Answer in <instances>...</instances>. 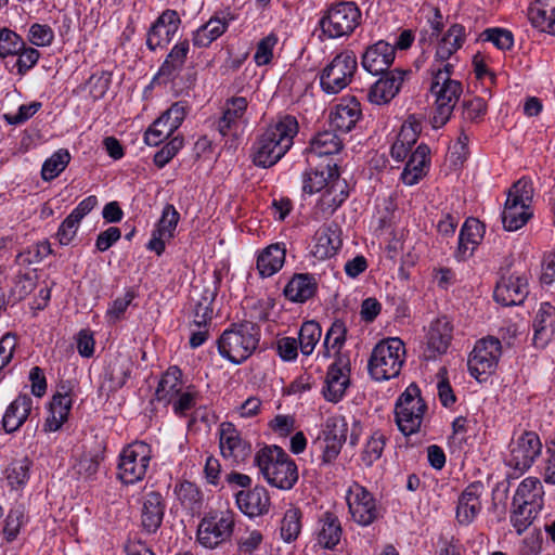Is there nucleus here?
I'll list each match as a JSON object with an SVG mask.
<instances>
[{
	"mask_svg": "<svg viewBox=\"0 0 555 555\" xmlns=\"http://www.w3.org/2000/svg\"><path fill=\"white\" fill-rule=\"evenodd\" d=\"M297 133L298 122L294 116L279 117L267 127L255 143L254 164L263 168L276 164L293 146Z\"/></svg>",
	"mask_w": 555,
	"mask_h": 555,
	"instance_id": "f257e3e1",
	"label": "nucleus"
},
{
	"mask_svg": "<svg viewBox=\"0 0 555 555\" xmlns=\"http://www.w3.org/2000/svg\"><path fill=\"white\" fill-rule=\"evenodd\" d=\"M454 69L451 65L443 67H430V93L435 98V107L431 116V125L435 129L443 127L454 111L463 93V85L452 78Z\"/></svg>",
	"mask_w": 555,
	"mask_h": 555,
	"instance_id": "f03ea898",
	"label": "nucleus"
},
{
	"mask_svg": "<svg viewBox=\"0 0 555 555\" xmlns=\"http://www.w3.org/2000/svg\"><path fill=\"white\" fill-rule=\"evenodd\" d=\"M263 478L273 487L289 490L298 480L295 462L278 446L264 447L254 459Z\"/></svg>",
	"mask_w": 555,
	"mask_h": 555,
	"instance_id": "7ed1b4c3",
	"label": "nucleus"
},
{
	"mask_svg": "<svg viewBox=\"0 0 555 555\" xmlns=\"http://www.w3.org/2000/svg\"><path fill=\"white\" fill-rule=\"evenodd\" d=\"M259 340V326L251 322H242L222 333L218 339V350L223 358L240 364L255 352Z\"/></svg>",
	"mask_w": 555,
	"mask_h": 555,
	"instance_id": "20e7f679",
	"label": "nucleus"
},
{
	"mask_svg": "<svg viewBox=\"0 0 555 555\" xmlns=\"http://www.w3.org/2000/svg\"><path fill=\"white\" fill-rule=\"evenodd\" d=\"M405 358L403 341L398 337L380 340L372 350L367 369L377 382L388 380L400 374Z\"/></svg>",
	"mask_w": 555,
	"mask_h": 555,
	"instance_id": "39448f33",
	"label": "nucleus"
},
{
	"mask_svg": "<svg viewBox=\"0 0 555 555\" xmlns=\"http://www.w3.org/2000/svg\"><path fill=\"white\" fill-rule=\"evenodd\" d=\"M533 193L532 182L526 178L516 181L508 190L502 212V223L506 231H517L532 217Z\"/></svg>",
	"mask_w": 555,
	"mask_h": 555,
	"instance_id": "423d86ee",
	"label": "nucleus"
},
{
	"mask_svg": "<svg viewBox=\"0 0 555 555\" xmlns=\"http://www.w3.org/2000/svg\"><path fill=\"white\" fill-rule=\"evenodd\" d=\"M427 405L422 398L421 389L410 384L399 396L395 404V421L399 430L410 436L421 429Z\"/></svg>",
	"mask_w": 555,
	"mask_h": 555,
	"instance_id": "0eeeda50",
	"label": "nucleus"
},
{
	"mask_svg": "<svg viewBox=\"0 0 555 555\" xmlns=\"http://www.w3.org/2000/svg\"><path fill=\"white\" fill-rule=\"evenodd\" d=\"M361 11L354 2H338L328 8L320 20V27L327 38L336 39L351 35L359 26Z\"/></svg>",
	"mask_w": 555,
	"mask_h": 555,
	"instance_id": "6e6552de",
	"label": "nucleus"
},
{
	"mask_svg": "<svg viewBox=\"0 0 555 555\" xmlns=\"http://www.w3.org/2000/svg\"><path fill=\"white\" fill-rule=\"evenodd\" d=\"M151 460L152 450L147 443L134 441L128 444L119 455V479L126 485L141 481L147 474Z\"/></svg>",
	"mask_w": 555,
	"mask_h": 555,
	"instance_id": "1a4fd4ad",
	"label": "nucleus"
},
{
	"mask_svg": "<svg viewBox=\"0 0 555 555\" xmlns=\"http://www.w3.org/2000/svg\"><path fill=\"white\" fill-rule=\"evenodd\" d=\"M358 68L357 56L352 51L338 53L327 64L320 76L322 90L327 94H337L351 81Z\"/></svg>",
	"mask_w": 555,
	"mask_h": 555,
	"instance_id": "9d476101",
	"label": "nucleus"
},
{
	"mask_svg": "<svg viewBox=\"0 0 555 555\" xmlns=\"http://www.w3.org/2000/svg\"><path fill=\"white\" fill-rule=\"evenodd\" d=\"M350 516L362 527L372 525L380 516V508L373 496L363 486L352 483L346 495Z\"/></svg>",
	"mask_w": 555,
	"mask_h": 555,
	"instance_id": "9b49d317",
	"label": "nucleus"
},
{
	"mask_svg": "<svg viewBox=\"0 0 555 555\" xmlns=\"http://www.w3.org/2000/svg\"><path fill=\"white\" fill-rule=\"evenodd\" d=\"M234 519L230 513L205 516L197 528V541L206 548H215L232 535Z\"/></svg>",
	"mask_w": 555,
	"mask_h": 555,
	"instance_id": "f8f14e48",
	"label": "nucleus"
},
{
	"mask_svg": "<svg viewBox=\"0 0 555 555\" xmlns=\"http://www.w3.org/2000/svg\"><path fill=\"white\" fill-rule=\"evenodd\" d=\"M541 449L542 443L539 436L533 431H524L512 439L505 463L515 470L524 473L531 467Z\"/></svg>",
	"mask_w": 555,
	"mask_h": 555,
	"instance_id": "ddd939ff",
	"label": "nucleus"
},
{
	"mask_svg": "<svg viewBox=\"0 0 555 555\" xmlns=\"http://www.w3.org/2000/svg\"><path fill=\"white\" fill-rule=\"evenodd\" d=\"M501 356V343L494 337L479 340L468 359L470 374L481 380L494 372Z\"/></svg>",
	"mask_w": 555,
	"mask_h": 555,
	"instance_id": "4468645a",
	"label": "nucleus"
},
{
	"mask_svg": "<svg viewBox=\"0 0 555 555\" xmlns=\"http://www.w3.org/2000/svg\"><path fill=\"white\" fill-rule=\"evenodd\" d=\"M350 382V359L347 353L338 352L335 361L330 365L325 387L323 389L324 397L327 401L338 402Z\"/></svg>",
	"mask_w": 555,
	"mask_h": 555,
	"instance_id": "2eb2a0df",
	"label": "nucleus"
},
{
	"mask_svg": "<svg viewBox=\"0 0 555 555\" xmlns=\"http://www.w3.org/2000/svg\"><path fill=\"white\" fill-rule=\"evenodd\" d=\"M409 74V70L398 68L382 74L383 76L369 88L367 101L375 105L389 103L399 93Z\"/></svg>",
	"mask_w": 555,
	"mask_h": 555,
	"instance_id": "dca6fc26",
	"label": "nucleus"
},
{
	"mask_svg": "<svg viewBox=\"0 0 555 555\" xmlns=\"http://www.w3.org/2000/svg\"><path fill=\"white\" fill-rule=\"evenodd\" d=\"M248 101L244 96L227 100L222 116L217 121V130L222 137L236 139L245 124Z\"/></svg>",
	"mask_w": 555,
	"mask_h": 555,
	"instance_id": "f3484780",
	"label": "nucleus"
},
{
	"mask_svg": "<svg viewBox=\"0 0 555 555\" xmlns=\"http://www.w3.org/2000/svg\"><path fill=\"white\" fill-rule=\"evenodd\" d=\"M464 41V27L460 24L452 25L439 41L430 67L437 68L443 67V65H451L452 69H454L457 62L455 53L462 48Z\"/></svg>",
	"mask_w": 555,
	"mask_h": 555,
	"instance_id": "a211bd4d",
	"label": "nucleus"
},
{
	"mask_svg": "<svg viewBox=\"0 0 555 555\" xmlns=\"http://www.w3.org/2000/svg\"><path fill=\"white\" fill-rule=\"evenodd\" d=\"M180 23L181 20L176 11H164L147 33L146 46L149 49L155 51L157 48L167 46L176 36Z\"/></svg>",
	"mask_w": 555,
	"mask_h": 555,
	"instance_id": "6ab92c4d",
	"label": "nucleus"
},
{
	"mask_svg": "<svg viewBox=\"0 0 555 555\" xmlns=\"http://www.w3.org/2000/svg\"><path fill=\"white\" fill-rule=\"evenodd\" d=\"M395 47L384 40L369 46L361 56L362 67L372 75L385 74L395 61Z\"/></svg>",
	"mask_w": 555,
	"mask_h": 555,
	"instance_id": "aec40b11",
	"label": "nucleus"
},
{
	"mask_svg": "<svg viewBox=\"0 0 555 555\" xmlns=\"http://www.w3.org/2000/svg\"><path fill=\"white\" fill-rule=\"evenodd\" d=\"M452 324L447 317L434 320L427 332L426 359H436L447 352L452 339Z\"/></svg>",
	"mask_w": 555,
	"mask_h": 555,
	"instance_id": "412c9836",
	"label": "nucleus"
},
{
	"mask_svg": "<svg viewBox=\"0 0 555 555\" xmlns=\"http://www.w3.org/2000/svg\"><path fill=\"white\" fill-rule=\"evenodd\" d=\"M220 451L224 459L238 464L246 460L251 449L231 423H223L220 428Z\"/></svg>",
	"mask_w": 555,
	"mask_h": 555,
	"instance_id": "4be33fe9",
	"label": "nucleus"
},
{
	"mask_svg": "<svg viewBox=\"0 0 555 555\" xmlns=\"http://www.w3.org/2000/svg\"><path fill=\"white\" fill-rule=\"evenodd\" d=\"M179 219L180 215L176 208L172 205H166L156 229L152 233L147 248L155 251L157 255H162L165 250L166 242L175 236Z\"/></svg>",
	"mask_w": 555,
	"mask_h": 555,
	"instance_id": "5701e85b",
	"label": "nucleus"
},
{
	"mask_svg": "<svg viewBox=\"0 0 555 555\" xmlns=\"http://www.w3.org/2000/svg\"><path fill=\"white\" fill-rule=\"evenodd\" d=\"M528 283L525 278L503 276L496 283L494 289V299L506 307L516 306L524 302L528 295Z\"/></svg>",
	"mask_w": 555,
	"mask_h": 555,
	"instance_id": "b1692460",
	"label": "nucleus"
},
{
	"mask_svg": "<svg viewBox=\"0 0 555 555\" xmlns=\"http://www.w3.org/2000/svg\"><path fill=\"white\" fill-rule=\"evenodd\" d=\"M237 507L248 517L267 514L270 507V496L264 487L241 490L235 494Z\"/></svg>",
	"mask_w": 555,
	"mask_h": 555,
	"instance_id": "393cba45",
	"label": "nucleus"
},
{
	"mask_svg": "<svg viewBox=\"0 0 555 555\" xmlns=\"http://www.w3.org/2000/svg\"><path fill=\"white\" fill-rule=\"evenodd\" d=\"M483 492L481 482H473L465 488L459 498L456 517L460 524L469 525L481 509L480 496Z\"/></svg>",
	"mask_w": 555,
	"mask_h": 555,
	"instance_id": "a878e982",
	"label": "nucleus"
},
{
	"mask_svg": "<svg viewBox=\"0 0 555 555\" xmlns=\"http://www.w3.org/2000/svg\"><path fill=\"white\" fill-rule=\"evenodd\" d=\"M165 503L160 493L152 491L144 495L141 509V526L147 533H155L164 518Z\"/></svg>",
	"mask_w": 555,
	"mask_h": 555,
	"instance_id": "bb28decb",
	"label": "nucleus"
},
{
	"mask_svg": "<svg viewBox=\"0 0 555 555\" xmlns=\"http://www.w3.org/2000/svg\"><path fill=\"white\" fill-rule=\"evenodd\" d=\"M531 25L555 36V0H535L528 9Z\"/></svg>",
	"mask_w": 555,
	"mask_h": 555,
	"instance_id": "cd10ccee",
	"label": "nucleus"
},
{
	"mask_svg": "<svg viewBox=\"0 0 555 555\" xmlns=\"http://www.w3.org/2000/svg\"><path fill=\"white\" fill-rule=\"evenodd\" d=\"M33 409V399L28 395H20L7 408L2 417V426L7 433L16 431L28 418Z\"/></svg>",
	"mask_w": 555,
	"mask_h": 555,
	"instance_id": "c85d7f7f",
	"label": "nucleus"
},
{
	"mask_svg": "<svg viewBox=\"0 0 555 555\" xmlns=\"http://www.w3.org/2000/svg\"><path fill=\"white\" fill-rule=\"evenodd\" d=\"M429 147L421 144L411 154L401 173V180L404 184L414 185L426 175L429 166Z\"/></svg>",
	"mask_w": 555,
	"mask_h": 555,
	"instance_id": "c756f323",
	"label": "nucleus"
},
{
	"mask_svg": "<svg viewBox=\"0 0 555 555\" xmlns=\"http://www.w3.org/2000/svg\"><path fill=\"white\" fill-rule=\"evenodd\" d=\"M233 16L230 14L212 16L210 20L193 33L192 42L197 48H206L212 41L222 36L229 27Z\"/></svg>",
	"mask_w": 555,
	"mask_h": 555,
	"instance_id": "7c9ffc66",
	"label": "nucleus"
},
{
	"mask_svg": "<svg viewBox=\"0 0 555 555\" xmlns=\"http://www.w3.org/2000/svg\"><path fill=\"white\" fill-rule=\"evenodd\" d=\"M555 324V308L548 302L541 304L533 320V343L544 347L553 335Z\"/></svg>",
	"mask_w": 555,
	"mask_h": 555,
	"instance_id": "2f4dec72",
	"label": "nucleus"
},
{
	"mask_svg": "<svg viewBox=\"0 0 555 555\" xmlns=\"http://www.w3.org/2000/svg\"><path fill=\"white\" fill-rule=\"evenodd\" d=\"M72 408V399L69 397V389L64 385L52 398L50 404V417L47 418L46 429L49 431H56L63 423L67 420Z\"/></svg>",
	"mask_w": 555,
	"mask_h": 555,
	"instance_id": "473e14b6",
	"label": "nucleus"
},
{
	"mask_svg": "<svg viewBox=\"0 0 555 555\" xmlns=\"http://www.w3.org/2000/svg\"><path fill=\"white\" fill-rule=\"evenodd\" d=\"M361 116L360 104L354 100L339 103L331 113V125L341 132H349L353 129Z\"/></svg>",
	"mask_w": 555,
	"mask_h": 555,
	"instance_id": "72a5a7b5",
	"label": "nucleus"
},
{
	"mask_svg": "<svg viewBox=\"0 0 555 555\" xmlns=\"http://www.w3.org/2000/svg\"><path fill=\"white\" fill-rule=\"evenodd\" d=\"M336 179H339L336 164L327 163L324 169H311L304 173L302 191L309 195L314 194L328 188V184Z\"/></svg>",
	"mask_w": 555,
	"mask_h": 555,
	"instance_id": "f704fd0d",
	"label": "nucleus"
},
{
	"mask_svg": "<svg viewBox=\"0 0 555 555\" xmlns=\"http://www.w3.org/2000/svg\"><path fill=\"white\" fill-rule=\"evenodd\" d=\"M343 149L340 138L333 131H323L315 134L307 149L308 160L322 156L337 154Z\"/></svg>",
	"mask_w": 555,
	"mask_h": 555,
	"instance_id": "c9c22d12",
	"label": "nucleus"
},
{
	"mask_svg": "<svg viewBox=\"0 0 555 555\" xmlns=\"http://www.w3.org/2000/svg\"><path fill=\"white\" fill-rule=\"evenodd\" d=\"M317 291V282L313 275L308 273L295 274L284 288L286 298L294 302H305Z\"/></svg>",
	"mask_w": 555,
	"mask_h": 555,
	"instance_id": "e433bc0d",
	"label": "nucleus"
},
{
	"mask_svg": "<svg viewBox=\"0 0 555 555\" xmlns=\"http://www.w3.org/2000/svg\"><path fill=\"white\" fill-rule=\"evenodd\" d=\"M485 233L483 224L475 219H467L460 232L457 254L462 259L470 255L476 245L480 243Z\"/></svg>",
	"mask_w": 555,
	"mask_h": 555,
	"instance_id": "4c0bfd02",
	"label": "nucleus"
},
{
	"mask_svg": "<svg viewBox=\"0 0 555 555\" xmlns=\"http://www.w3.org/2000/svg\"><path fill=\"white\" fill-rule=\"evenodd\" d=\"M314 241L311 253L320 260L334 256L341 244L336 230L330 225L321 227L315 233Z\"/></svg>",
	"mask_w": 555,
	"mask_h": 555,
	"instance_id": "58836bf2",
	"label": "nucleus"
},
{
	"mask_svg": "<svg viewBox=\"0 0 555 555\" xmlns=\"http://www.w3.org/2000/svg\"><path fill=\"white\" fill-rule=\"evenodd\" d=\"M514 504L528 505L537 509L543 506V488L538 478L528 477L524 479L513 498Z\"/></svg>",
	"mask_w": 555,
	"mask_h": 555,
	"instance_id": "ea45409f",
	"label": "nucleus"
},
{
	"mask_svg": "<svg viewBox=\"0 0 555 555\" xmlns=\"http://www.w3.org/2000/svg\"><path fill=\"white\" fill-rule=\"evenodd\" d=\"M349 190L345 180H333L318 203V208L324 215H332L348 197Z\"/></svg>",
	"mask_w": 555,
	"mask_h": 555,
	"instance_id": "a19ab883",
	"label": "nucleus"
},
{
	"mask_svg": "<svg viewBox=\"0 0 555 555\" xmlns=\"http://www.w3.org/2000/svg\"><path fill=\"white\" fill-rule=\"evenodd\" d=\"M285 247L282 244H271L262 250L257 259V269L262 278L276 273L285 261Z\"/></svg>",
	"mask_w": 555,
	"mask_h": 555,
	"instance_id": "79ce46f5",
	"label": "nucleus"
},
{
	"mask_svg": "<svg viewBox=\"0 0 555 555\" xmlns=\"http://www.w3.org/2000/svg\"><path fill=\"white\" fill-rule=\"evenodd\" d=\"M341 533L343 530L338 517L331 512L324 513L320 519L318 543L324 548L332 550L339 543Z\"/></svg>",
	"mask_w": 555,
	"mask_h": 555,
	"instance_id": "37998d69",
	"label": "nucleus"
},
{
	"mask_svg": "<svg viewBox=\"0 0 555 555\" xmlns=\"http://www.w3.org/2000/svg\"><path fill=\"white\" fill-rule=\"evenodd\" d=\"M181 371L173 366L163 375L155 391L158 401L171 402L181 391Z\"/></svg>",
	"mask_w": 555,
	"mask_h": 555,
	"instance_id": "c03bdc74",
	"label": "nucleus"
},
{
	"mask_svg": "<svg viewBox=\"0 0 555 555\" xmlns=\"http://www.w3.org/2000/svg\"><path fill=\"white\" fill-rule=\"evenodd\" d=\"M189 53V41L184 40L177 43L169 54L167 55L165 62L159 68L158 75L166 78L173 77L178 72H180L184 65L186 60V55Z\"/></svg>",
	"mask_w": 555,
	"mask_h": 555,
	"instance_id": "a18cd8bd",
	"label": "nucleus"
},
{
	"mask_svg": "<svg viewBox=\"0 0 555 555\" xmlns=\"http://www.w3.org/2000/svg\"><path fill=\"white\" fill-rule=\"evenodd\" d=\"M180 503L192 513H198L203 506V493L198 487L190 481H182L175 488Z\"/></svg>",
	"mask_w": 555,
	"mask_h": 555,
	"instance_id": "49530a36",
	"label": "nucleus"
},
{
	"mask_svg": "<svg viewBox=\"0 0 555 555\" xmlns=\"http://www.w3.org/2000/svg\"><path fill=\"white\" fill-rule=\"evenodd\" d=\"M347 336V326L341 320H335L327 330L323 343L325 358H330V350H335V357L341 352Z\"/></svg>",
	"mask_w": 555,
	"mask_h": 555,
	"instance_id": "de8ad7c7",
	"label": "nucleus"
},
{
	"mask_svg": "<svg viewBox=\"0 0 555 555\" xmlns=\"http://www.w3.org/2000/svg\"><path fill=\"white\" fill-rule=\"evenodd\" d=\"M301 531V512L297 507H289L282 520L280 527L281 538L289 543L295 541Z\"/></svg>",
	"mask_w": 555,
	"mask_h": 555,
	"instance_id": "09e8293b",
	"label": "nucleus"
},
{
	"mask_svg": "<svg viewBox=\"0 0 555 555\" xmlns=\"http://www.w3.org/2000/svg\"><path fill=\"white\" fill-rule=\"evenodd\" d=\"M70 154L67 150L60 149L51 155L42 165L41 177L44 181L56 178L68 165Z\"/></svg>",
	"mask_w": 555,
	"mask_h": 555,
	"instance_id": "8fccbe9b",
	"label": "nucleus"
},
{
	"mask_svg": "<svg viewBox=\"0 0 555 555\" xmlns=\"http://www.w3.org/2000/svg\"><path fill=\"white\" fill-rule=\"evenodd\" d=\"M322 336L319 323L314 321L305 322L299 331V347L304 356H310Z\"/></svg>",
	"mask_w": 555,
	"mask_h": 555,
	"instance_id": "3c124183",
	"label": "nucleus"
},
{
	"mask_svg": "<svg viewBox=\"0 0 555 555\" xmlns=\"http://www.w3.org/2000/svg\"><path fill=\"white\" fill-rule=\"evenodd\" d=\"M513 509L511 512V522L518 534L525 532L529 526L532 525L540 509L533 508L528 505L514 504L512 502Z\"/></svg>",
	"mask_w": 555,
	"mask_h": 555,
	"instance_id": "603ef678",
	"label": "nucleus"
},
{
	"mask_svg": "<svg viewBox=\"0 0 555 555\" xmlns=\"http://www.w3.org/2000/svg\"><path fill=\"white\" fill-rule=\"evenodd\" d=\"M26 508L23 504H16L9 512L5 524L3 527V533L8 542H12L16 539L22 526L26 522Z\"/></svg>",
	"mask_w": 555,
	"mask_h": 555,
	"instance_id": "864d4df0",
	"label": "nucleus"
},
{
	"mask_svg": "<svg viewBox=\"0 0 555 555\" xmlns=\"http://www.w3.org/2000/svg\"><path fill=\"white\" fill-rule=\"evenodd\" d=\"M31 461L28 457L16 460L7 468V479L12 489L24 486L29 478Z\"/></svg>",
	"mask_w": 555,
	"mask_h": 555,
	"instance_id": "5fc2aeb1",
	"label": "nucleus"
},
{
	"mask_svg": "<svg viewBox=\"0 0 555 555\" xmlns=\"http://www.w3.org/2000/svg\"><path fill=\"white\" fill-rule=\"evenodd\" d=\"M348 424L343 416H331L326 420L323 438L344 444L347 440Z\"/></svg>",
	"mask_w": 555,
	"mask_h": 555,
	"instance_id": "6e6d98bb",
	"label": "nucleus"
},
{
	"mask_svg": "<svg viewBox=\"0 0 555 555\" xmlns=\"http://www.w3.org/2000/svg\"><path fill=\"white\" fill-rule=\"evenodd\" d=\"M486 113L487 103L479 96L464 100L461 104V116L464 122H479Z\"/></svg>",
	"mask_w": 555,
	"mask_h": 555,
	"instance_id": "4d7b16f0",
	"label": "nucleus"
},
{
	"mask_svg": "<svg viewBox=\"0 0 555 555\" xmlns=\"http://www.w3.org/2000/svg\"><path fill=\"white\" fill-rule=\"evenodd\" d=\"M25 46L20 35L9 28L0 29V57L17 54Z\"/></svg>",
	"mask_w": 555,
	"mask_h": 555,
	"instance_id": "13d9d810",
	"label": "nucleus"
},
{
	"mask_svg": "<svg viewBox=\"0 0 555 555\" xmlns=\"http://www.w3.org/2000/svg\"><path fill=\"white\" fill-rule=\"evenodd\" d=\"M385 444V435L380 431H374L362 452V461L366 466H371L382 456Z\"/></svg>",
	"mask_w": 555,
	"mask_h": 555,
	"instance_id": "bf43d9fd",
	"label": "nucleus"
},
{
	"mask_svg": "<svg viewBox=\"0 0 555 555\" xmlns=\"http://www.w3.org/2000/svg\"><path fill=\"white\" fill-rule=\"evenodd\" d=\"M176 130L167 124L163 117L157 118L146 130L144 140L146 144L156 146L170 137Z\"/></svg>",
	"mask_w": 555,
	"mask_h": 555,
	"instance_id": "052dcab7",
	"label": "nucleus"
},
{
	"mask_svg": "<svg viewBox=\"0 0 555 555\" xmlns=\"http://www.w3.org/2000/svg\"><path fill=\"white\" fill-rule=\"evenodd\" d=\"M54 39L53 29L47 24H33L28 29L27 40L36 47H48Z\"/></svg>",
	"mask_w": 555,
	"mask_h": 555,
	"instance_id": "680f3d73",
	"label": "nucleus"
},
{
	"mask_svg": "<svg viewBox=\"0 0 555 555\" xmlns=\"http://www.w3.org/2000/svg\"><path fill=\"white\" fill-rule=\"evenodd\" d=\"M134 297L135 292L129 288L122 297L116 298L106 311V318L108 321L115 323L120 320Z\"/></svg>",
	"mask_w": 555,
	"mask_h": 555,
	"instance_id": "e2e57ef3",
	"label": "nucleus"
},
{
	"mask_svg": "<svg viewBox=\"0 0 555 555\" xmlns=\"http://www.w3.org/2000/svg\"><path fill=\"white\" fill-rule=\"evenodd\" d=\"M101 459L99 454L85 453L75 464V472L85 479L94 476L99 469Z\"/></svg>",
	"mask_w": 555,
	"mask_h": 555,
	"instance_id": "0e129e2a",
	"label": "nucleus"
},
{
	"mask_svg": "<svg viewBox=\"0 0 555 555\" xmlns=\"http://www.w3.org/2000/svg\"><path fill=\"white\" fill-rule=\"evenodd\" d=\"M485 41L492 42L500 50H507L514 43L511 31L501 28H489L481 34Z\"/></svg>",
	"mask_w": 555,
	"mask_h": 555,
	"instance_id": "69168bd1",
	"label": "nucleus"
},
{
	"mask_svg": "<svg viewBox=\"0 0 555 555\" xmlns=\"http://www.w3.org/2000/svg\"><path fill=\"white\" fill-rule=\"evenodd\" d=\"M183 146V139L175 137L154 155V164L158 168L166 166Z\"/></svg>",
	"mask_w": 555,
	"mask_h": 555,
	"instance_id": "338daca9",
	"label": "nucleus"
},
{
	"mask_svg": "<svg viewBox=\"0 0 555 555\" xmlns=\"http://www.w3.org/2000/svg\"><path fill=\"white\" fill-rule=\"evenodd\" d=\"M276 42L278 38L273 34L262 38L258 42L256 52L254 54V60L257 65H267L270 63L273 56V48L275 47Z\"/></svg>",
	"mask_w": 555,
	"mask_h": 555,
	"instance_id": "774afa93",
	"label": "nucleus"
}]
</instances>
